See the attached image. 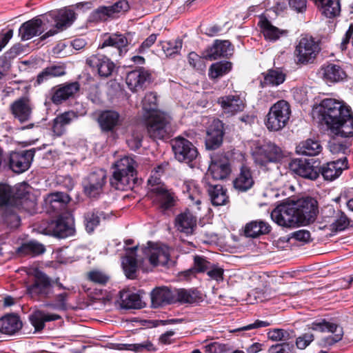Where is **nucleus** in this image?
Instances as JSON below:
<instances>
[{"label": "nucleus", "mask_w": 353, "mask_h": 353, "mask_svg": "<svg viewBox=\"0 0 353 353\" xmlns=\"http://www.w3.org/2000/svg\"><path fill=\"white\" fill-rule=\"evenodd\" d=\"M223 123L214 119L207 130L205 145L209 150H215L222 143L223 137Z\"/></svg>", "instance_id": "obj_28"}, {"label": "nucleus", "mask_w": 353, "mask_h": 353, "mask_svg": "<svg viewBox=\"0 0 353 353\" xmlns=\"http://www.w3.org/2000/svg\"><path fill=\"white\" fill-rule=\"evenodd\" d=\"M47 28L41 19L33 18L21 26L19 30V36L22 41L29 40L38 34H41Z\"/></svg>", "instance_id": "obj_31"}, {"label": "nucleus", "mask_w": 353, "mask_h": 353, "mask_svg": "<svg viewBox=\"0 0 353 353\" xmlns=\"http://www.w3.org/2000/svg\"><path fill=\"white\" fill-rule=\"evenodd\" d=\"M324 79L332 83L343 81L346 77L344 70L339 65L330 63L322 68Z\"/></svg>", "instance_id": "obj_44"}, {"label": "nucleus", "mask_w": 353, "mask_h": 353, "mask_svg": "<svg viewBox=\"0 0 353 353\" xmlns=\"http://www.w3.org/2000/svg\"><path fill=\"white\" fill-rule=\"evenodd\" d=\"M206 273L212 280H214L219 283L223 281L224 270L217 264L212 263Z\"/></svg>", "instance_id": "obj_62"}, {"label": "nucleus", "mask_w": 353, "mask_h": 353, "mask_svg": "<svg viewBox=\"0 0 353 353\" xmlns=\"http://www.w3.org/2000/svg\"><path fill=\"white\" fill-rule=\"evenodd\" d=\"M347 168V157H342L336 161L323 165L318 171L321 172L325 180L332 181L337 179Z\"/></svg>", "instance_id": "obj_27"}, {"label": "nucleus", "mask_w": 353, "mask_h": 353, "mask_svg": "<svg viewBox=\"0 0 353 353\" xmlns=\"http://www.w3.org/2000/svg\"><path fill=\"white\" fill-rule=\"evenodd\" d=\"M271 226L261 220L252 221L248 223L244 228V234L247 237L256 238L261 235L268 234Z\"/></svg>", "instance_id": "obj_40"}, {"label": "nucleus", "mask_w": 353, "mask_h": 353, "mask_svg": "<svg viewBox=\"0 0 353 353\" xmlns=\"http://www.w3.org/2000/svg\"><path fill=\"white\" fill-rule=\"evenodd\" d=\"M46 249L41 243L30 241L28 243H23L19 248V251L22 252L26 254L39 255L43 254Z\"/></svg>", "instance_id": "obj_55"}, {"label": "nucleus", "mask_w": 353, "mask_h": 353, "mask_svg": "<svg viewBox=\"0 0 353 353\" xmlns=\"http://www.w3.org/2000/svg\"><path fill=\"white\" fill-rule=\"evenodd\" d=\"M143 110L148 113L146 126L148 133L153 139L168 137L170 117L158 111L157 95L154 92L147 93L142 101Z\"/></svg>", "instance_id": "obj_3"}, {"label": "nucleus", "mask_w": 353, "mask_h": 353, "mask_svg": "<svg viewBox=\"0 0 353 353\" xmlns=\"http://www.w3.org/2000/svg\"><path fill=\"white\" fill-rule=\"evenodd\" d=\"M127 38L121 34H113L110 35L107 39H104L103 43L100 46L101 48L107 46H112L117 49L119 55H122L123 52H126Z\"/></svg>", "instance_id": "obj_45"}, {"label": "nucleus", "mask_w": 353, "mask_h": 353, "mask_svg": "<svg viewBox=\"0 0 353 353\" xmlns=\"http://www.w3.org/2000/svg\"><path fill=\"white\" fill-rule=\"evenodd\" d=\"M88 279L89 281L99 285H105L108 281L109 276L103 271L99 270H93L88 273Z\"/></svg>", "instance_id": "obj_58"}, {"label": "nucleus", "mask_w": 353, "mask_h": 353, "mask_svg": "<svg viewBox=\"0 0 353 353\" xmlns=\"http://www.w3.org/2000/svg\"><path fill=\"white\" fill-rule=\"evenodd\" d=\"M285 74L279 68L270 69L264 75L263 84L277 86L284 82Z\"/></svg>", "instance_id": "obj_47"}, {"label": "nucleus", "mask_w": 353, "mask_h": 353, "mask_svg": "<svg viewBox=\"0 0 353 353\" xmlns=\"http://www.w3.org/2000/svg\"><path fill=\"white\" fill-rule=\"evenodd\" d=\"M233 50L234 48L228 40L216 39L213 45L206 50L204 57L210 60L228 57L232 54Z\"/></svg>", "instance_id": "obj_30"}, {"label": "nucleus", "mask_w": 353, "mask_h": 353, "mask_svg": "<svg viewBox=\"0 0 353 353\" xmlns=\"http://www.w3.org/2000/svg\"><path fill=\"white\" fill-rule=\"evenodd\" d=\"M53 19L55 23L54 26L41 37V40L54 36L70 27L75 21L76 14L72 10L64 8L54 14Z\"/></svg>", "instance_id": "obj_16"}, {"label": "nucleus", "mask_w": 353, "mask_h": 353, "mask_svg": "<svg viewBox=\"0 0 353 353\" xmlns=\"http://www.w3.org/2000/svg\"><path fill=\"white\" fill-rule=\"evenodd\" d=\"M152 202L161 210L165 211L172 208L176 203V196L165 186H157L151 189Z\"/></svg>", "instance_id": "obj_19"}, {"label": "nucleus", "mask_w": 353, "mask_h": 353, "mask_svg": "<svg viewBox=\"0 0 353 353\" xmlns=\"http://www.w3.org/2000/svg\"><path fill=\"white\" fill-rule=\"evenodd\" d=\"M85 63L93 72L97 73L102 78L111 76L115 69L114 63L108 57L101 54L89 56Z\"/></svg>", "instance_id": "obj_14"}, {"label": "nucleus", "mask_w": 353, "mask_h": 353, "mask_svg": "<svg viewBox=\"0 0 353 353\" xmlns=\"http://www.w3.org/2000/svg\"><path fill=\"white\" fill-rule=\"evenodd\" d=\"M12 190L10 185L0 183V208H5L10 214L3 216V221L10 227H17L20 222L19 216L13 208L12 199Z\"/></svg>", "instance_id": "obj_12"}, {"label": "nucleus", "mask_w": 353, "mask_h": 353, "mask_svg": "<svg viewBox=\"0 0 353 353\" xmlns=\"http://www.w3.org/2000/svg\"><path fill=\"white\" fill-rule=\"evenodd\" d=\"M231 171L230 160L225 153L219 152L211 157L208 172L213 179H224L230 175Z\"/></svg>", "instance_id": "obj_15"}, {"label": "nucleus", "mask_w": 353, "mask_h": 353, "mask_svg": "<svg viewBox=\"0 0 353 353\" xmlns=\"http://www.w3.org/2000/svg\"><path fill=\"white\" fill-rule=\"evenodd\" d=\"M211 264L203 256L196 255L194 256L193 267L197 273L206 272Z\"/></svg>", "instance_id": "obj_61"}, {"label": "nucleus", "mask_w": 353, "mask_h": 353, "mask_svg": "<svg viewBox=\"0 0 353 353\" xmlns=\"http://www.w3.org/2000/svg\"><path fill=\"white\" fill-rule=\"evenodd\" d=\"M320 51L318 42L312 37H302L296 47L294 54L299 63L306 64L312 62Z\"/></svg>", "instance_id": "obj_11"}, {"label": "nucleus", "mask_w": 353, "mask_h": 353, "mask_svg": "<svg viewBox=\"0 0 353 353\" xmlns=\"http://www.w3.org/2000/svg\"><path fill=\"white\" fill-rule=\"evenodd\" d=\"M185 188L184 191L188 192L189 199L196 205L200 204L201 196L199 188L193 183L186 184Z\"/></svg>", "instance_id": "obj_63"}, {"label": "nucleus", "mask_w": 353, "mask_h": 353, "mask_svg": "<svg viewBox=\"0 0 353 353\" xmlns=\"http://www.w3.org/2000/svg\"><path fill=\"white\" fill-rule=\"evenodd\" d=\"M33 108L30 99L26 97L15 100L10 107L14 117L21 123L28 121L31 119Z\"/></svg>", "instance_id": "obj_25"}, {"label": "nucleus", "mask_w": 353, "mask_h": 353, "mask_svg": "<svg viewBox=\"0 0 353 353\" xmlns=\"http://www.w3.org/2000/svg\"><path fill=\"white\" fill-rule=\"evenodd\" d=\"M74 232L71 220L68 218L60 217L56 221H52L46 234H50L56 237L64 239L72 236Z\"/></svg>", "instance_id": "obj_29"}, {"label": "nucleus", "mask_w": 353, "mask_h": 353, "mask_svg": "<svg viewBox=\"0 0 353 353\" xmlns=\"http://www.w3.org/2000/svg\"><path fill=\"white\" fill-rule=\"evenodd\" d=\"M23 326L20 317L14 314L5 315L0 319V332L12 335L19 332Z\"/></svg>", "instance_id": "obj_35"}, {"label": "nucleus", "mask_w": 353, "mask_h": 353, "mask_svg": "<svg viewBox=\"0 0 353 353\" xmlns=\"http://www.w3.org/2000/svg\"><path fill=\"white\" fill-rule=\"evenodd\" d=\"M79 90L80 84L77 81L60 84L51 90L50 100L54 104L59 105L74 97Z\"/></svg>", "instance_id": "obj_20"}, {"label": "nucleus", "mask_w": 353, "mask_h": 353, "mask_svg": "<svg viewBox=\"0 0 353 353\" xmlns=\"http://www.w3.org/2000/svg\"><path fill=\"white\" fill-rule=\"evenodd\" d=\"M294 345L289 343H282L272 345L269 350V353H293Z\"/></svg>", "instance_id": "obj_64"}, {"label": "nucleus", "mask_w": 353, "mask_h": 353, "mask_svg": "<svg viewBox=\"0 0 353 353\" xmlns=\"http://www.w3.org/2000/svg\"><path fill=\"white\" fill-rule=\"evenodd\" d=\"M77 118L78 114L72 110L58 114L52 121V136L54 138L63 136L66 133L67 127Z\"/></svg>", "instance_id": "obj_26"}, {"label": "nucleus", "mask_w": 353, "mask_h": 353, "mask_svg": "<svg viewBox=\"0 0 353 353\" xmlns=\"http://www.w3.org/2000/svg\"><path fill=\"white\" fill-rule=\"evenodd\" d=\"M108 6H100L91 12L88 21L90 22L97 23L112 19Z\"/></svg>", "instance_id": "obj_56"}, {"label": "nucleus", "mask_w": 353, "mask_h": 353, "mask_svg": "<svg viewBox=\"0 0 353 353\" xmlns=\"http://www.w3.org/2000/svg\"><path fill=\"white\" fill-rule=\"evenodd\" d=\"M30 196V187L26 183L19 184L16 187L14 194L12 193V199L14 210L30 211L34 208V203L31 201Z\"/></svg>", "instance_id": "obj_21"}, {"label": "nucleus", "mask_w": 353, "mask_h": 353, "mask_svg": "<svg viewBox=\"0 0 353 353\" xmlns=\"http://www.w3.org/2000/svg\"><path fill=\"white\" fill-rule=\"evenodd\" d=\"M151 73L144 68L132 70L128 73L126 83L128 88L132 92L143 90L146 84L151 81Z\"/></svg>", "instance_id": "obj_23"}, {"label": "nucleus", "mask_w": 353, "mask_h": 353, "mask_svg": "<svg viewBox=\"0 0 353 353\" xmlns=\"http://www.w3.org/2000/svg\"><path fill=\"white\" fill-rule=\"evenodd\" d=\"M175 303H197L203 300L201 293L194 289H174Z\"/></svg>", "instance_id": "obj_42"}, {"label": "nucleus", "mask_w": 353, "mask_h": 353, "mask_svg": "<svg viewBox=\"0 0 353 353\" xmlns=\"http://www.w3.org/2000/svg\"><path fill=\"white\" fill-rule=\"evenodd\" d=\"M294 203L278 205L272 212L271 218L279 225L293 228L301 225Z\"/></svg>", "instance_id": "obj_9"}, {"label": "nucleus", "mask_w": 353, "mask_h": 353, "mask_svg": "<svg viewBox=\"0 0 353 353\" xmlns=\"http://www.w3.org/2000/svg\"><path fill=\"white\" fill-rule=\"evenodd\" d=\"M205 183L208 184V192L213 205L221 206L229 203L230 199L227 194V190L224 189L221 185L210 184L206 180Z\"/></svg>", "instance_id": "obj_37"}, {"label": "nucleus", "mask_w": 353, "mask_h": 353, "mask_svg": "<svg viewBox=\"0 0 353 353\" xmlns=\"http://www.w3.org/2000/svg\"><path fill=\"white\" fill-rule=\"evenodd\" d=\"M175 227L181 232L192 234L196 227V217L190 212L181 213L175 219Z\"/></svg>", "instance_id": "obj_36"}, {"label": "nucleus", "mask_w": 353, "mask_h": 353, "mask_svg": "<svg viewBox=\"0 0 353 353\" xmlns=\"http://www.w3.org/2000/svg\"><path fill=\"white\" fill-rule=\"evenodd\" d=\"M120 299L123 307L137 309L143 307V303L138 294L128 291L120 292Z\"/></svg>", "instance_id": "obj_46"}, {"label": "nucleus", "mask_w": 353, "mask_h": 353, "mask_svg": "<svg viewBox=\"0 0 353 353\" xmlns=\"http://www.w3.org/2000/svg\"><path fill=\"white\" fill-rule=\"evenodd\" d=\"M323 15L332 19L340 14V0H314Z\"/></svg>", "instance_id": "obj_39"}, {"label": "nucleus", "mask_w": 353, "mask_h": 353, "mask_svg": "<svg viewBox=\"0 0 353 353\" xmlns=\"http://www.w3.org/2000/svg\"><path fill=\"white\" fill-rule=\"evenodd\" d=\"M106 183L107 174L104 170L93 171L82 181L83 193L90 199H99L104 193Z\"/></svg>", "instance_id": "obj_7"}, {"label": "nucleus", "mask_w": 353, "mask_h": 353, "mask_svg": "<svg viewBox=\"0 0 353 353\" xmlns=\"http://www.w3.org/2000/svg\"><path fill=\"white\" fill-rule=\"evenodd\" d=\"M291 108L285 100H279L273 104L267 115L264 123L270 132H277L283 129L288 123L291 116Z\"/></svg>", "instance_id": "obj_5"}, {"label": "nucleus", "mask_w": 353, "mask_h": 353, "mask_svg": "<svg viewBox=\"0 0 353 353\" xmlns=\"http://www.w3.org/2000/svg\"><path fill=\"white\" fill-rule=\"evenodd\" d=\"M116 349L119 350H130L134 352H142L143 350L155 352L157 350L156 347L149 341L133 344L119 343L117 345Z\"/></svg>", "instance_id": "obj_50"}, {"label": "nucleus", "mask_w": 353, "mask_h": 353, "mask_svg": "<svg viewBox=\"0 0 353 353\" xmlns=\"http://www.w3.org/2000/svg\"><path fill=\"white\" fill-rule=\"evenodd\" d=\"M254 184L253 172L250 168L245 165H241L239 173L233 181L234 188L239 192H247Z\"/></svg>", "instance_id": "obj_32"}, {"label": "nucleus", "mask_w": 353, "mask_h": 353, "mask_svg": "<svg viewBox=\"0 0 353 353\" xmlns=\"http://www.w3.org/2000/svg\"><path fill=\"white\" fill-rule=\"evenodd\" d=\"M98 123L103 132H113L121 124V119L119 112L114 110L103 111L98 118Z\"/></svg>", "instance_id": "obj_33"}, {"label": "nucleus", "mask_w": 353, "mask_h": 353, "mask_svg": "<svg viewBox=\"0 0 353 353\" xmlns=\"http://www.w3.org/2000/svg\"><path fill=\"white\" fill-rule=\"evenodd\" d=\"M350 143L347 140H341L339 138H333L329 141L330 151L334 154H342L347 155L350 153Z\"/></svg>", "instance_id": "obj_49"}, {"label": "nucleus", "mask_w": 353, "mask_h": 353, "mask_svg": "<svg viewBox=\"0 0 353 353\" xmlns=\"http://www.w3.org/2000/svg\"><path fill=\"white\" fill-rule=\"evenodd\" d=\"M137 250V245L125 248L126 255L122 260L125 274L130 279L137 276V271L139 268L143 272H148L157 265L166 264L170 259V254L164 248L150 246L143 249L145 257L138 264L136 259Z\"/></svg>", "instance_id": "obj_2"}, {"label": "nucleus", "mask_w": 353, "mask_h": 353, "mask_svg": "<svg viewBox=\"0 0 353 353\" xmlns=\"http://www.w3.org/2000/svg\"><path fill=\"white\" fill-rule=\"evenodd\" d=\"M143 139L142 130L139 127L131 129L126 136V143L132 150H137L141 146Z\"/></svg>", "instance_id": "obj_52"}, {"label": "nucleus", "mask_w": 353, "mask_h": 353, "mask_svg": "<svg viewBox=\"0 0 353 353\" xmlns=\"http://www.w3.org/2000/svg\"><path fill=\"white\" fill-rule=\"evenodd\" d=\"M232 69L230 61H219L211 65L209 69V77L212 79H218L228 74Z\"/></svg>", "instance_id": "obj_48"}, {"label": "nucleus", "mask_w": 353, "mask_h": 353, "mask_svg": "<svg viewBox=\"0 0 353 353\" xmlns=\"http://www.w3.org/2000/svg\"><path fill=\"white\" fill-rule=\"evenodd\" d=\"M223 112L228 116H233L242 112L245 107V100L239 95H225L218 99Z\"/></svg>", "instance_id": "obj_24"}, {"label": "nucleus", "mask_w": 353, "mask_h": 353, "mask_svg": "<svg viewBox=\"0 0 353 353\" xmlns=\"http://www.w3.org/2000/svg\"><path fill=\"white\" fill-rule=\"evenodd\" d=\"M137 163L129 156H125L114 162L110 179V185L118 190H127L133 187L137 174Z\"/></svg>", "instance_id": "obj_4"}, {"label": "nucleus", "mask_w": 353, "mask_h": 353, "mask_svg": "<svg viewBox=\"0 0 353 353\" xmlns=\"http://www.w3.org/2000/svg\"><path fill=\"white\" fill-rule=\"evenodd\" d=\"M322 150V146L320 143L314 139H308L301 141L296 147V152L300 155L316 156Z\"/></svg>", "instance_id": "obj_43"}, {"label": "nucleus", "mask_w": 353, "mask_h": 353, "mask_svg": "<svg viewBox=\"0 0 353 353\" xmlns=\"http://www.w3.org/2000/svg\"><path fill=\"white\" fill-rule=\"evenodd\" d=\"M183 42L180 39L161 43L162 49L167 57H174L179 54Z\"/></svg>", "instance_id": "obj_54"}, {"label": "nucleus", "mask_w": 353, "mask_h": 353, "mask_svg": "<svg viewBox=\"0 0 353 353\" xmlns=\"http://www.w3.org/2000/svg\"><path fill=\"white\" fill-rule=\"evenodd\" d=\"M151 301L152 305L154 308L174 303H175L174 290H170L166 287L157 288L151 292Z\"/></svg>", "instance_id": "obj_34"}, {"label": "nucleus", "mask_w": 353, "mask_h": 353, "mask_svg": "<svg viewBox=\"0 0 353 353\" xmlns=\"http://www.w3.org/2000/svg\"><path fill=\"white\" fill-rule=\"evenodd\" d=\"M319 120L341 137L353 136V114L350 106L335 99H323L316 108Z\"/></svg>", "instance_id": "obj_1"}, {"label": "nucleus", "mask_w": 353, "mask_h": 353, "mask_svg": "<svg viewBox=\"0 0 353 353\" xmlns=\"http://www.w3.org/2000/svg\"><path fill=\"white\" fill-rule=\"evenodd\" d=\"M261 28L265 38L272 41H276L281 36L286 34L285 31L272 26L268 20L262 22Z\"/></svg>", "instance_id": "obj_51"}, {"label": "nucleus", "mask_w": 353, "mask_h": 353, "mask_svg": "<svg viewBox=\"0 0 353 353\" xmlns=\"http://www.w3.org/2000/svg\"><path fill=\"white\" fill-rule=\"evenodd\" d=\"M174 157L179 162L190 163L199 155L197 148L189 140L178 137L172 141Z\"/></svg>", "instance_id": "obj_10"}, {"label": "nucleus", "mask_w": 353, "mask_h": 353, "mask_svg": "<svg viewBox=\"0 0 353 353\" xmlns=\"http://www.w3.org/2000/svg\"><path fill=\"white\" fill-rule=\"evenodd\" d=\"M112 19L119 17L125 14L130 9V4L127 0H119L108 6Z\"/></svg>", "instance_id": "obj_57"}, {"label": "nucleus", "mask_w": 353, "mask_h": 353, "mask_svg": "<svg viewBox=\"0 0 353 353\" xmlns=\"http://www.w3.org/2000/svg\"><path fill=\"white\" fill-rule=\"evenodd\" d=\"M34 154V149L12 152L9 157L10 169L18 174L26 171L30 168Z\"/></svg>", "instance_id": "obj_17"}, {"label": "nucleus", "mask_w": 353, "mask_h": 353, "mask_svg": "<svg viewBox=\"0 0 353 353\" xmlns=\"http://www.w3.org/2000/svg\"><path fill=\"white\" fill-rule=\"evenodd\" d=\"M61 318V316L57 314L47 313L42 310H37L30 316V321L34 327L35 331L40 332L44 329L46 322L54 321Z\"/></svg>", "instance_id": "obj_41"}, {"label": "nucleus", "mask_w": 353, "mask_h": 353, "mask_svg": "<svg viewBox=\"0 0 353 353\" xmlns=\"http://www.w3.org/2000/svg\"><path fill=\"white\" fill-rule=\"evenodd\" d=\"M102 214L101 212L94 210L85 214L84 225L88 233L92 232L95 228L99 225Z\"/></svg>", "instance_id": "obj_53"}, {"label": "nucleus", "mask_w": 353, "mask_h": 353, "mask_svg": "<svg viewBox=\"0 0 353 353\" xmlns=\"http://www.w3.org/2000/svg\"><path fill=\"white\" fill-rule=\"evenodd\" d=\"M290 168L297 175L310 180L316 179L319 175L317 168L309 159H295L290 162Z\"/></svg>", "instance_id": "obj_22"}, {"label": "nucleus", "mask_w": 353, "mask_h": 353, "mask_svg": "<svg viewBox=\"0 0 353 353\" xmlns=\"http://www.w3.org/2000/svg\"><path fill=\"white\" fill-rule=\"evenodd\" d=\"M310 329L321 332H331L334 336H329L321 339L319 342V346L327 347L333 345L342 339L343 335V328L336 323L327 321L325 319L315 321L310 325Z\"/></svg>", "instance_id": "obj_8"}, {"label": "nucleus", "mask_w": 353, "mask_h": 353, "mask_svg": "<svg viewBox=\"0 0 353 353\" xmlns=\"http://www.w3.org/2000/svg\"><path fill=\"white\" fill-rule=\"evenodd\" d=\"M254 163L260 167L279 162L284 157L282 149L274 143L268 142L256 147L252 152Z\"/></svg>", "instance_id": "obj_6"}, {"label": "nucleus", "mask_w": 353, "mask_h": 353, "mask_svg": "<svg viewBox=\"0 0 353 353\" xmlns=\"http://www.w3.org/2000/svg\"><path fill=\"white\" fill-rule=\"evenodd\" d=\"M68 294L67 292L60 293L55 296V303H48L45 305L46 307H52L53 309L59 310H66L68 309L67 300Z\"/></svg>", "instance_id": "obj_59"}, {"label": "nucleus", "mask_w": 353, "mask_h": 353, "mask_svg": "<svg viewBox=\"0 0 353 353\" xmlns=\"http://www.w3.org/2000/svg\"><path fill=\"white\" fill-rule=\"evenodd\" d=\"M28 293L34 297L40 295L49 298L53 294L52 283L50 278L43 272H37L34 283L27 288Z\"/></svg>", "instance_id": "obj_18"}, {"label": "nucleus", "mask_w": 353, "mask_h": 353, "mask_svg": "<svg viewBox=\"0 0 353 353\" xmlns=\"http://www.w3.org/2000/svg\"><path fill=\"white\" fill-rule=\"evenodd\" d=\"M301 225L313 222L318 212L317 201L312 197H305L293 203Z\"/></svg>", "instance_id": "obj_13"}, {"label": "nucleus", "mask_w": 353, "mask_h": 353, "mask_svg": "<svg viewBox=\"0 0 353 353\" xmlns=\"http://www.w3.org/2000/svg\"><path fill=\"white\" fill-rule=\"evenodd\" d=\"M69 201L70 197L67 194L59 192L49 194L45 199L46 203L51 205L52 207H54L53 203H67Z\"/></svg>", "instance_id": "obj_60"}, {"label": "nucleus", "mask_w": 353, "mask_h": 353, "mask_svg": "<svg viewBox=\"0 0 353 353\" xmlns=\"http://www.w3.org/2000/svg\"><path fill=\"white\" fill-rule=\"evenodd\" d=\"M65 73V66L63 64L51 65L37 74L34 85H39L50 79L63 76Z\"/></svg>", "instance_id": "obj_38"}]
</instances>
